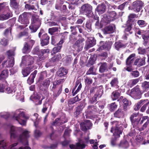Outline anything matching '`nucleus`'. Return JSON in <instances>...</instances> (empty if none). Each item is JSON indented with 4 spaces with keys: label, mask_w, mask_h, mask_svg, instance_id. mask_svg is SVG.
<instances>
[{
    "label": "nucleus",
    "mask_w": 149,
    "mask_h": 149,
    "mask_svg": "<svg viewBox=\"0 0 149 149\" xmlns=\"http://www.w3.org/2000/svg\"><path fill=\"white\" fill-rule=\"evenodd\" d=\"M68 73L67 69L63 67H61L57 71V75L58 76L61 77L67 74Z\"/></svg>",
    "instance_id": "26"
},
{
    "label": "nucleus",
    "mask_w": 149,
    "mask_h": 149,
    "mask_svg": "<svg viewBox=\"0 0 149 149\" xmlns=\"http://www.w3.org/2000/svg\"><path fill=\"white\" fill-rule=\"evenodd\" d=\"M133 9L137 12L140 11V1L136 0L132 3Z\"/></svg>",
    "instance_id": "37"
},
{
    "label": "nucleus",
    "mask_w": 149,
    "mask_h": 149,
    "mask_svg": "<svg viewBox=\"0 0 149 149\" xmlns=\"http://www.w3.org/2000/svg\"><path fill=\"white\" fill-rule=\"evenodd\" d=\"M82 87L81 84L80 80H77L75 82L74 88L72 89V93L73 96L81 90Z\"/></svg>",
    "instance_id": "19"
},
{
    "label": "nucleus",
    "mask_w": 149,
    "mask_h": 149,
    "mask_svg": "<svg viewBox=\"0 0 149 149\" xmlns=\"http://www.w3.org/2000/svg\"><path fill=\"white\" fill-rule=\"evenodd\" d=\"M10 137L15 138L18 136L17 131L13 126H12L10 130Z\"/></svg>",
    "instance_id": "31"
},
{
    "label": "nucleus",
    "mask_w": 149,
    "mask_h": 149,
    "mask_svg": "<svg viewBox=\"0 0 149 149\" xmlns=\"http://www.w3.org/2000/svg\"><path fill=\"white\" fill-rule=\"evenodd\" d=\"M97 102V98L94 95L91 98L89 99L88 100V103L93 104L95 103H97V102Z\"/></svg>",
    "instance_id": "61"
},
{
    "label": "nucleus",
    "mask_w": 149,
    "mask_h": 149,
    "mask_svg": "<svg viewBox=\"0 0 149 149\" xmlns=\"http://www.w3.org/2000/svg\"><path fill=\"white\" fill-rule=\"evenodd\" d=\"M59 37L58 36H54L52 37L51 44L53 45L56 44L58 41V38Z\"/></svg>",
    "instance_id": "58"
},
{
    "label": "nucleus",
    "mask_w": 149,
    "mask_h": 149,
    "mask_svg": "<svg viewBox=\"0 0 149 149\" xmlns=\"http://www.w3.org/2000/svg\"><path fill=\"white\" fill-rule=\"evenodd\" d=\"M29 62L27 63L28 66L24 69H23L22 73L24 77L28 75L30 72L35 69L33 65V58L31 57L29 59Z\"/></svg>",
    "instance_id": "3"
},
{
    "label": "nucleus",
    "mask_w": 149,
    "mask_h": 149,
    "mask_svg": "<svg viewBox=\"0 0 149 149\" xmlns=\"http://www.w3.org/2000/svg\"><path fill=\"white\" fill-rule=\"evenodd\" d=\"M103 86L102 85L99 86V89L97 90L95 94L94 95L97 98H100L102 96L103 91Z\"/></svg>",
    "instance_id": "38"
},
{
    "label": "nucleus",
    "mask_w": 149,
    "mask_h": 149,
    "mask_svg": "<svg viewBox=\"0 0 149 149\" xmlns=\"http://www.w3.org/2000/svg\"><path fill=\"white\" fill-rule=\"evenodd\" d=\"M92 10V6L88 3H85L81 7V11L82 13L87 15L93 14Z\"/></svg>",
    "instance_id": "9"
},
{
    "label": "nucleus",
    "mask_w": 149,
    "mask_h": 149,
    "mask_svg": "<svg viewBox=\"0 0 149 149\" xmlns=\"http://www.w3.org/2000/svg\"><path fill=\"white\" fill-rule=\"evenodd\" d=\"M97 103H96L94 105H89L88 106L87 111V114L91 115L100 112L99 109L97 106Z\"/></svg>",
    "instance_id": "13"
},
{
    "label": "nucleus",
    "mask_w": 149,
    "mask_h": 149,
    "mask_svg": "<svg viewBox=\"0 0 149 149\" xmlns=\"http://www.w3.org/2000/svg\"><path fill=\"white\" fill-rule=\"evenodd\" d=\"M47 73L46 71H45L41 72L39 77V80L41 81L43 80L44 79V77H47Z\"/></svg>",
    "instance_id": "57"
},
{
    "label": "nucleus",
    "mask_w": 149,
    "mask_h": 149,
    "mask_svg": "<svg viewBox=\"0 0 149 149\" xmlns=\"http://www.w3.org/2000/svg\"><path fill=\"white\" fill-rule=\"evenodd\" d=\"M119 83L118 79L117 78H114L113 79L110 84L112 87H116L118 86Z\"/></svg>",
    "instance_id": "42"
},
{
    "label": "nucleus",
    "mask_w": 149,
    "mask_h": 149,
    "mask_svg": "<svg viewBox=\"0 0 149 149\" xmlns=\"http://www.w3.org/2000/svg\"><path fill=\"white\" fill-rule=\"evenodd\" d=\"M65 81L64 79H60L53 82L51 91L53 92V98L54 100H56L61 93L63 85L61 84L63 83Z\"/></svg>",
    "instance_id": "1"
},
{
    "label": "nucleus",
    "mask_w": 149,
    "mask_h": 149,
    "mask_svg": "<svg viewBox=\"0 0 149 149\" xmlns=\"http://www.w3.org/2000/svg\"><path fill=\"white\" fill-rule=\"evenodd\" d=\"M94 67L93 66L90 67L88 70L87 71L86 74L96 75V72L94 71Z\"/></svg>",
    "instance_id": "49"
},
{
    "label": "nucleus",
    "mask_w": 149,
    "mask_h": 149,
    "mask_svg": "<svg viewBox=\"0 0 149 149\" xmlns=\"http://www.w3.org/2000/svg\"><path fill=\"white\" fill-rule=\"evenodd\" d=\"M114 27H115V25L111 24L105 26L102 29V31L104 35L110 34L114 32Z\"/></svg>",
    "instance_id": "17"
},
{
    "label": "nucleus",
    "mask_w": 149,
    "mask_h": 149,
    "mask_svg": "<svg viewBox=\"0 0 149 149\" xmlns=\"http://www.w3.org/2000/svg\"><path fill=\"white\" fill-rule=\"evenodd\" d=\"M92 24L90 21H87L85 27L88 32L91 31L92 30Z\"/></svg>",
    "instance_id": "59"
},
{
    "label": "nucleus",
    "mask_w": 149,
    "mask_h": 149,
    "mask_svg": "<svg viewBox=\"0 0 149 149\" xmlns=\"http://www.w3.org/2000/svg\"><path fill=\"white\" fill-rule=\"evenodd\" d=\"M84 82L86 84L89 85L93 83L92 78L89 77H86L84 80Z\"/></svg>",
    "instance_id": "56"
},
{
    "label": "nucleus",
    "mask_w": 149,
    "mask_h": 149,
    "mask_svg": "<svg viewBox=\"0 0 149 149\" xmlns=\"http://www.w3.org/2000/svg\"><path fill=\"white\" fill-rule=\"evenodd\" d=\"M10 5L13 9H17L19 8V3L17 0H10Z\"/></svg>",
    "instance_id": "35"
},
{
    "label": "nucleus",
    "mask_w": 149,
    "mask_h": 149,
    "mask_svg": "<svg viewBox=\"0 0 149 149\" xmlns=\"http://www.w3.org/2000/svg\"><path fill=\"white\" fill-rule=\"evenodd\" d=\"M67 122V120L65 119V118H56L53 122L52 125H60Z\"/></svg>",
    "instance_id": "25"
},
{
    "label": "nucleus",
    "mask_w": 149,
    "mask_h": 149,
    "mask_svg": "<svg viewBox=\"0 0 149 149\" xmlns=\"http://www.w3.org/2000/svg\"><path fill=\"white\" fill-rule=\"evenodd\" d=\"M18 21L23 24L26 25L29 24L27 13L25 12L20 15L19 17Z\"/></svg>",
    "instance_id": "15"
},
{
    "label": "nucleus",
    "mask_w": 149,
    "mask_h": 149,
    "mask_svg": "<svg viewBox=\"0 0 149 149\" xmlns=\"http://www.w3.org/2000/svg\"><path fill=\"white\" fill-rule=\"evenodd\" d=\"M139 113H134L131 115L130 117V119L132 124L134 127H139V122H140V117L139 115Z\"/></svg>",
    "instance_id": "8"
},
{
    "label": "nucleus",
    "mask_w": 149,
    "mask_h": 149,
    "mask_svg": "<svg viewBox=\"0 0 149 149\" xmlns=\"http://www.w3.org/2000/svg\"><path fill=\"white\" fill-rule=\"evenodd\" d=\"M31 47L28 44V43L26 42L24 43V47L22 49V51L23 53L27 54L29 52L31 51Z\"/></svg>",
    "instance_id": "32"
},
{
    "label": "nucleus",
    "mask_w": 149,
    "mask_h": 149,
    "mask_svg": "<svg viewBox=\"0 0 149 149\" xmlns=\"http://www.w3.org/2000/svg\"><path fill=\"white\" fill-rule=\"evenodd\" d=\"M142 37L143 39V44L146 46L148 42V39L149 38V30L144 34L142 35Z\"/></svg>",
    "instance_id": "43"
},
{
    "label": "nucleus",
    "mask_w": 149,
    "mask_h": 149,
    "mask_svg": "<svg viewBox=\"0 0 149 149\" xmlns=\"http://www.w3.org/2000/svg\"><path fill=\"white\" fill-rule=\"evenodd\" d=\"M61 54H57L51 58L50 61L52 62L58 61L61 60Z\"/></svg>",
    "instance_id": "47"
},
{
    "label": "nucleus",
    "mask_w": 149,
    "mask_h": 149,
    "mask_svg": "<svg viewBox=\"0 0 149 149\" xmlns=\"http://www.w3.org/2000/svg\"><path fill=\"white\" fill-rule=\"evenodd\" d=\"M108 106L110 111H113L117 108L118 105L115 102H114L108 104Z\"/></svg>",
    "instance_id": "48"
},
{
    "label": "nucleus",
    "mask_w": 149,
    "mask_h": 149,
    "mask_svg": "<svg viewBox=\"0 0 149 149\" xmlns=\"http://www.w3.org/2000/svg\"><path fill=\"white\" fill-rule=\"evenodd\" d=\"M40 39V44L44 46L48 45L49 43V37L46 33H45L43 29H41L38 35Z\"/></svg>",
    "instance_id": "4"
},
{
    "label": "nucleus",
    "mask_w": 149,
    "mask_h": 149,
    "mask_svg": "<svg viewBox=\"0 0 149 149\" xmlns=\"http://www.w3.org/2000/svg\"><path fill=\"white\" fill-rule=\"evenodd\" d=\"M95 44V41L91 40L89 42L86 43L85 48L87 49H88L91 47H93Z\"/></svg>",
    "instance_id": "50"
},
{
    "label": "nucleus",
    "mask_w": 149,
    "mask_h": 149,
    "mask_svg": "<svg viewBox=\"0 0 149 149\" xmlns=\"http://www.w3.org/2000/svg\"><path fill=\"white\" fill-rule=\"evenodd\" d=\"M9 72L8 69L3 70L0 74V80L5 79L8 76Z\"/></svg>",
    "instance_id": "36"
},
{
    "label": "nucleus",
    "mask_w": 149,
    "mask_h": 149,
    "mask_svg": "<svg viewBox=\"0 0 149 149\" xmlns=\"http://www.w3.org/2000/svg\"><path fill=\"white\" fill-rule=\"evenodd\" d=\"M122 102L123 106V109L125 110H126L127 107L131 104V102L125 98L123 100Z\"/></svg>",
    "instance_id": "44"
},
{
    "label": "nucleus",
    "mask_w": 149,
    "mask_h": 149,
    "mask_svg": "<svg viewBox=\"0 0 149 149\" xmlns=\"http://www.w3.org/2000/svg\"><path fill=\"white\" fill-rule=\"evenodd\" d=\"M40 26L31 24L29 26V29L31 30V33H34L36 32Z\"/></svg>",
    "instance_id": "41"
},
{
    "label": "nucleus",
    "mask_w": 149,
    "mask_h": 149,
    "mask_svg": "<svg viewBox=\"0 0 149 149\" xmlns=\"http://www.w3.org/2000/svg\"><path fill=\"white\" fill-rule=\"evenodd\" d=\"M7 4V2H4L0 3V12L3 9H6V7L7 6L6 5Z\"/></svg>",
    "instance_id": "63"
},
{
    "label": "nucleus",
    "mask_w": 149,
    "mask_h": 149,
    "mask_svg": "<svg viewBox=\"0 0 149 149\" xmlns=\"http://www.w3.org/2000/svg\"><path fill=\"white\" fill-rule=\"evenodd\" d=\"M114 117L116 118H120L124 116V112L121 108H119L113 113Z\"/></svg>",
    "instance_id": "29"
},
{
    "label": "nucleus",
    "mask_w": 149,
    "mask_h": 149,
    "mask_svg": "<svg viewBox=\"0 0 149 149\" xmlns=\"http://www.w3.org/2000/svg\"><path fill=\"white\" fill-rule=\"evenodd\" d=\"M141 86L144 90H147L149 88V82L145 81L142 84Z\"/></svg>",
    "instance_id": "60"
},
{
    "label": "nucleus",
    "mask_w": 149,
    "mask_h": 149,
    "mask_svg": "<svg viewBox=\"0 0 149 149\" xmlns=\"http://www.w3.org/2000/svg\"><path fill=\"white\" fill-rule=\"evenodd\" d=\"M113 63H111L108 65V63L105 62H100L98 64L100 65L99 72L100 73L107 72L110 70L113 66Z\"/></svg>",
    "instance_id": "7"
},
{
    "label": "nucleus",
    "mask_w": 149,
    "mask_h": 149,
    "mask_svg": "<svg viewBox=\"0 0 149 149\" xmlns=\"http://www.w3.org/2000/svg\"><path fill=\"white\" fill-rule=\"evenodd\" d=\"M95 19L97 20L95 24V26L97 28H101L103 27L104 25H106L107 24L105 22H102V19H101L100 22V23L99 22V17H95Z\"/></svg>",
    "instance_id": "33"
},
{
    "label": "nucleus",
    "mask_w": 149,
    "mask_h": 149,
    "mask_svg": "<svg viewBox=\"0 0 149 149\" xmlns=\"http://www.w3.org/2000/svg\"><path fill=\"white\" fill-rule=\"evenodd\" d=\"M51 81L49 79L47 78L44 80L42 83V85L46 89L50 85Z\"/></svg>",
    "instance_id": "52"
},
{
    "label": "nucleus",
    "mask_w": 149,
    "mask_h": 149,
    "mask_svg": "<svg viewBox=\"0 0 149 149\" xmlns=\"http://www.w3.org/2000/svg\"><path fill=\"white\" fill-rule=\"evenodd\" d=\"M38 71L37 70H35L30 74L29 77L27 79V81L28 84L30 85L33 83L34 79L36 77V75L37 74Z\"/></svg>",
    "instance_id": "27"
},
{
    "label": "nucleus",
    "mask_w": 149,
    "mask_h": 149,
    "mask_svg": "<svg viewBox=\"0 0 149 149\" xmlns=\"http://www.w3.org/2000/svg\"><path fill=\"white\" fill-rule=\"evenodd\" d=\"M31 35L29 33L25 30L20 32L18 35V37L19 38H21L23 37H26L24 38V40L26 41L27 40L31 39Z\"/></svg>",
    "instance_id": "23"
},
{
    "label": "nucleus",
    "mask_w": 149,
    "mask_h": 149,
    "mask_svg": "<svg viewBox=\"0 0 149 149\" xmlns=\"http://www.w3.org/2000/svg\"><path fill=\"white\" fill-rule=\"evenodd\" d=\"M106 8L107 7L105 4L104 3H102L97 6V7L95 9V11L99 14H102L105 12Z\"/></svg>",
    "instance_id": "21"
},
{
    "label": "nucleus",
    "mask_w": 149,
    "mask_h": 149,
    "mask_svg": "<svg viewBox=\"0 0 149 149\" xmlns=\"http://www.w3.org/2000/svg\"><path fill=\"white\" fill-rule=\"evenodd\" d=\"M33 53L35 54H36L38 55V60L39 61L40 57L41 56V53H42L41 50H40L38 47H35L33 50Z\"/></svg>",
    "instance_id": "51"
},
{
    "label": "nucleus",
    "mask_w": 149,
    "mask_h": 149,
    "mask_svg": "<svg viewBox=\"0 0 149 149\" xmlns=\"http://www.w3.org/2000/svg\"><path fill=\"white\" fill-rule=\"evenodd\" d=\"M119 123V121L116 120L113 121L111 122L112 124H115L116 125L115 127H112L111 130V132L113 134L114 136H120V134L122 133V131L118 127Z\"/></svg>",
    "instance_id": "11"
},
{
    "label": "nucleus",
    "mask_w": 149,
    "mask_h": 149,
    "mask_svg": "<svg viewBox=\"0 0 149 149\" xmlns=\"http://www.w3.org/2000/svg\"><path fill=\"white\" fill-rule=\"evenodd\" d=\"M41 52L42 53H41V57H40L39 61H42L45 60L46 58L45 56H44V54L46 53H48L49 52V49H41Z\"/></svg>",
    "instance_id": "39"
},
{
    "label": "nucleus",
    "mask_w": 149,
    "mask_h": 149,
    "mask_svg": "<svg viewBox=\"0 0 149 149\" xmlns=\"http://www.w3.org/2000/svg\"><path fill=\"white\" fill-rule=\"evenodd\" d=\"M68 33L67 32H65L62 34L61 40L57 44V46L54 47L52 51V54H55L58 52H60L61 48L62 47V44L64 42V40L67 37V34Z\"/></svg>",
    "instance_id": "5"
},
{
    "label": "nucleus",
    "mask_w": 149,
    "mask_h": 149,
    "mask_svg": "<svg viewBox=\"0 0 149 149\" xmlns=\"http://www.w3.org/2000/svg\"><path fill=\"white\" fill-rule=\"evenodd\" d=\"M85 40L83 38H80L75 42L73 47L78 52L81 51L84 46L83 42Z\"/></svg>",
    "instance_id": "10"
},
{
    "label": "nucleus",
    "mask_w": 149,
    "mask_h": 149,
    "mask_svg": "<svg viewBox=\"0 0 149 149\" xmlns=\"http://www.w3.org/2000/svg\"><path fill=\"white\" fill-rule=\"evenodd\" d=\"M6 9L4 13L0 15V20L3 21L8 19L13 16L12 12L10 10L8 6L6 7Z\"/></svg>",
    "instance_id": "12"
},
{
    "label": "nucleus",
    "mask_w": 149,
    "mask_h": 149,
    "mask_svg": "<svg viewBox=\"0 0 149 149\" xmlns=\"http://www.w3.org/2000/svg\"><path fill=\"white\" fill-rule=\"evenodd\" d=\"M49 106V104L45 101L43 104V108L42 109V112L43 113H45L47 110L48 107Z\"/></svg>",
    "instance_id": "55"
},
{
    "label": "nucleus",
    "mask_w": 149,
    "mask_h": 149,
    "mask_svg": "<svg viewBox=\"0 0 149 149\" xmlns=\"http://www.w3.org/2000/svg\"><path fill=\"white\" fill-rule=\"evenodd\" d=\"M135 56V54H132L130 55L127 58L126 61V65L129 66H131L134 61V58Z\"/></svg>",
    "instance_id": "28"
},
{
    "label": "nucleus",
    "mask_w": 149,
    "mask_h": 149,
    "mask_svg": "<svg viewBox=\"0 0 149 149\" xmlns=\"http://www.w3.org/2000/svg\"><path fill=\"white\" fill-rule=\"evenodd\" d=\"M85 107V105L84 102H81L79 104L76 108L75 111L74 113V115L75 118H77L78 116L81 113Z\"/></svg>",
    "instance_id": "16"
},
{
    "label": "nucleus",
    "mask_w": 149,
    "mask_h": 149,
    "mask_svg": "<svg viewBox=\"0 0 149 149\" xmlns=\"http://www.w3.org/2000/svg\"><path fill=\"white\" fill-rule=\"evenodd\" d=\"M82 87L81 84L80 80H77L75 82L74 88L72 89V93L73 96L81 90Z\"/></svg>",
    "instance_id": "18"
},
{
    "label": "nucleus",
    "mask_w": 149,
    "mask_h": 149,
    "mask_svg": "<svg viewBox=\"0 0 149 149\" xmlns=\"http://www.w3.org/2000/svg\"><path fill=\"white\" fill-rule=\"evenodd\" d=\"M148 116H144L143 117L142 120L141 121V123H143L144 121L146 120H147L145 122V124L143 125V127L141 128V129L140 130H143L145 128L148 124L149 123V121L147 120L148 119Z\"/></svg>",
    "instance_id": "46"
},
{
    "label": "nucleus",
    "mask_w": 149,
    "mask_h": 149,
    "mask_svg": "<svg viewBox=\"0 0 149 149\" xmlns=\"http://www.w3.org/2000/svg\"><path fill=\"white\" fill-rule=\"evenodd\" d=\"M117 14L115 11L108 12L106 14L103 15L102 22L108 24L111 22L113 21L117 18Z\"/></svg>",
    "instance_id": "2"
},
{
    "label": "nucleus",
    "mask_w": 149,
    "mask_h": 149,
    "mask_svg": "<svg viewBox=\"0 0 149 149\" xmlns=\"http://www.w3.org/2000/svg\"><path fill=\"white\" fill-rule=\"evenodd\" d=\"M29 132L27 130H24L22 134H20L18 139V141L24 146L29 145L28 142L27 141L25 143H24L23 140L29 137Z\"/></svg>",
    "instance_id": "14"
},
{
    "label": "nucleus",
    "mask_w": 149,
    "mask_h": 149,
    "mask_svg": "<svg viewBox=\"0 0 149 149\" xmlns=\"http://www.w3.org/2000/svg\"><path fill=\"white\" fill-rule=\"evenodd\" d=\"M71 132V130L65 129V130L63 135L65 139L67 136H70V134Z\"/></svg>",
    "instance_id": "64"
},
{
    "label": "nucleus",
    "mask_w": 149,
    "mask_h": 149,
    "mask_svg": "<svg viewBox=\"0 0 149 149\" xmlns=\"http://www.w3.org/2000/svg\"><path fill=\"white\" fill-rule=\"evenodd\" d=\"M82 130L83 131H86L88 129H90L92 126V124L90 120H86L83 122L82 126Z\"/></svg>",
    "instance_id": "24"
},
{
    "label": "nucleus",
    "mask_w": 149,
    "mask_h": 149,
    "mask_svg": "<svg viewBox=\"0 0 149 149\" xmlns=\"http://www.w3.org/2000/svg\"><path fill=\"white\" fill-rule=\"evenodd\" d=\"M31 24L40 26L41 19L38 16L33 14L32 16Z\"/></svg>",
    "instance_id": "20"
},
{
    "label": "nucleus",
    "mask_w": 149,
    "mask_h": 149,
    "mask_svg": "<svg viewBox=\"0 0 149 149\" xmlns=\"http://www.w3.org/2000/svg\"><path fill=\"white\" fill-rule=\"evenodd\" d=\"M25 8L28 10H32L35 9V6L34 5H31L29 4H26L25 5Z\"/></svg>",
    "instance_id": "62"
},
{
    "label": "nucleus",
    "mask_w": 149,
    "mask_h": 149,
    "mask_svg": "<svg viewBox=\"0 0 149 149\" xmlns=\"http://www.w3.org/2000/svg\"><path fill=\"white\" fill-rule=\"evenodd\" d=\"M15 49H13L7 50L6 53V55L7 56L8 58H14L15 55Z\"/></svg>",
    "instance_id": "30"
},
{
    "label": "nucleus",
    "mask_w": 149,
    "mask_h": 149,
    "mask_svg": "<svg viewBox=\"0 0 149 149\" xmlns=\"http://www.w3.org/2000/svg\"><path fill=\"white\" fill-rule=\"evenodd\" d=\"M112 44L109 41H101L99 43V47L97 51L100 52L102 50L109 51L110 49L112 46Z\"/></svg>",
    "instance_id": "6"
},
{
    "label": "nucleus",
    "mask_w": 149,
    "mask_h": 149,
    "mask_svg": "<svg viewBox=\"0 0 149 149\" xmlns=\"http://www.w3.org/2000/svg\"><path fill=\"white\" fill-rule=\"evenodd\" d=\"M131 92L133 95L134 98L135 99L140 98V88L137 85L131 90Z\"/></svg>",
    "instance_id": "22"
},
{
    "label": "nucleus",
    "mask_w": 149,
    "mask_h": 149,
    "mask_svg": "<svg viewBox=\"0 0 149 149\" xmlns=\"http://www.w3.org/2000/svg\"><path fill=\"white\" fill-rule=\"evenodd\" d=\"M9 59L10 60L8 61V65H6V68L13 67L14 65V58Z\"/></svg>",
    "instance_id": "54"
},
{
    "label": "nucleus",
    "mask_w": 149,
    "mask_h": 149,
    "mask_svg": "<svg viewBox=\"0 0 149 149\" xmlns=\"http://www.w3.org/2000/svg\"><path fill=\"white\" fill-rule=\"evenodd\" d=\"M114 45L115 49L118 51L119 50L120 48H125L126 46V44H124L120 41L115 42Z\"/></svg>",
    "instance_id": "34"
},
{
    "label": "nucleus",
    "mask_w": 149,
    "mask_h": 149,
    "mask_svg": "<svg viewBox=\"0 0 149 149\" xmlns=\"http://www.w3.org/2000/svg\"><path fill=\"white\" fill-rule=\"evenodd\" d=\"M58 29V27H53L49 29L48 32L51 35H53L54 33L57 31Z\"/></svg>",
    "instance_id": "53"
},
{
    "label": "nucleus",
    "mask_w": 149,
    "mask_h": 149,
    "mask_svg": "<svg viewBox=\"0 0 149 149\" xmlns=\"http://www.w3.org/2000/svg\"><path fill=\"white\" fill-rule=\"evenodd\" d=\"M120 96V93L118 91H115L111 93V98L112 100H115L118 99Z\"/></svg>",
    "instance_id": "40"
},
{
    "label": "nucleus",
    "mask_w": 149,
    "mask_h": 149,
    "mask_svg": "<svg viewBox=\"0 0 149 149\" xmlns=\"http://www.w3.org/2000/svg\"><path fill=\"white\" fill-rule=\"evenodd\" d=\"M9 43V40L7 39L3 38L0 41V45L3 47H6L7 46Z\"/></svg>",
    "instance_id": "45"
}]
</instances>
